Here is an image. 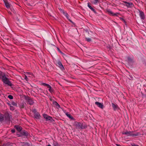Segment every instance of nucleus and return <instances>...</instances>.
I'll return each mask as SVG.
<instances>
[{
    "mask_svg": "<svg viewBox=\"0 0 146 146\" xmlns=\"http://www.w3.org/2000/svg\"><path fill=\"white\" fill-rule=\"evenodd\" d=\"M0 78L1 79L2 81L5 84L10 86H12V84L9 80V79L6 77L4 74L2 72L0 73Z\"/></svg>",
    "mask_w": 146,
    "mask_h": 146,
    "instance_id": "obj_1",
    "label": "nucleus"
},
{
    "mask_svg": "<svg viewBox=\"0 0 146 146\" xmlns=\"http://www.w3.org/2000/svg\"><path fill=\"white\" fill-rule=\"evenodd\" d=\"M87 127V125H83L82 123H77L76 124V128L77 129H83L86 128Z\"/></svg>",
    "mask_w": 146,
    "mask_h": 146,
    "instance_id": "obj_2",
    "label": "nucleus"
},
{
    "mask_svg": "<svg viewBox=\"0 0 146 146\" xmlns=\"http://www.w3.org/2000/svg\"><path fill=\"white\" fill-rule=\"evenodd\" d=\"M123 134H124L126 135L127 136L133 135L134 136H137L138 135V133H137L136 134H133V132L131 131H127L124 133H123Z\"/></svg>",
    "mask_w": 146,
    "mask_h": 146,
    "instance_id": "obj_3",
    "label": "nucleus"
},
{
    "mask_svg": "<svg viewBox=\"0 0 146 146\" xmlns=\"http://www.w3.org/2000/svg\"><path fill=\"white\" fill-rule=\"evenodd\" d=\"M107 12L109 15L113 16H117V15L119 14V13H114L110 10H108L107 11Z\"/></svg>",
    "mask_w": 146,
    "mask_h": 146,
    "instance_id": "obj_4",
    "label": "nucleus"
},
{
    "mask_svg": "<svg viewBox=\"0 0 146 146\" xmlns=\"http://www.w3.org/2000/svg\"><path fill=\"white\" fill-rule=\"evenodd\" d=\"M95 104L97 105L100 108L102 109H103L104 106L103 103H101L98 102H95Z\"/></svg>",
    "mask_w": 146,
    "mask_h": 146,
    "instance_id": "obj_5",
    "label": "nucleus"
},
{
    "mask_svg": "<svg viewBox=\"0 0 146 146\" xmlns=\"http://www.w3.org/2000/svg\"><path fill=\"white\" fill-rule=\"evenodd\" d=\"M14 127L19 131H21L22 129V128L21 126L18 125H15Z\"/></svg>",
    "mask_w": 146,
    "mask_h": 146,
    "instance_id": "obj_6",
    "label": "nucleus"
},
{
    "mask_svg": "<svg viewBox=\"0 0 146 146\" xmlns=\"http://www.w3.org/2000/svg\"><path fill=\"white\" fill-rule=\"evenodd\" d=\"M27 103L30 105H33L34 103L33 100L30 98L27 99Z\"/></svg>",
    "mask_w": 146,
    "mask_h": 146,
    "instance_id": "obj_7",
    "label": "nucleus"
},
{
    "mask_svg": "<svg viewBox=\"0 0 146 146\" xmlns=\"http://www.w3.org/2000/svg\"><path fill=\"white\" fill-rule=\"evenodd\" d=\"M5 5L7 8H9L10 7V5L7 0H3Z\"/></svg>",
    "mask_w": 146,
    "mask_h": 146,
    "instance_id": "obj_8",
    "label": "nucleus"
},
{
    "mask_svg": "<svg viewBox=\"0 0 146 146\" xmlns=\"http://www.w3.org/2000/svg\"><path fill=\"white\" fill-rule=\"evenodd\" d=\"M139 15L141 18L142 19H144L145 18L144 13L143 12H140Z\"/></svg>",
    "mask_w": 146,
    "mask_h": 146,
    "instance_id": "obj_9",
    "label": "nucleus"
},
{
    "mask_svg": "<svg viewBox=\"0 0 146 146\" xmlns=\"http://www.w3.org/2000/svg\"><path fill=\"white\" fill-rule=\"evenodd\" d=\"M21 133L22 135L27 136L28 135V133L27 132L25 131H23Z\"/></svg>",
    "mask_w": 146,
    "mask_h": 146,
    "instance_id": "obj_10",
    "label": "nucleus"
},
{
    "mask_svg": "<svg viewBox=\"0 0 146 146\" xmlns=\"http://www.w3.org/2000/svg\"><path fill=\"white\" fill-rule=\"evenodd\" d=\"M112 105L113 109H114V110H116L117 108V105H115V104H114L113 103H112Z\"/></svg>",
    "mask_w": 146,
    "mask_h": 146,
    "instance_id": "obj_11",
    "label": "nucleus"
},
{
    "mask_svg": "<svg viewBox=\"0 0 146 146\" xmlns=\"http://www.w3.org/2000/svg\"><path fill=\"white\" fill-rule=\"evenodd\" d=\"M43 116L44 119H50L52 118L51 117L48 116L46 114H44Z\"/></svg>",
    "mask_w": 146,
    "mask_h": 146,
    "instance_id": "obj_12",
    "label": "nucleus"
},
{
    "mask_svg": "<svg viewBox=\"0 0 146 146\" xmlns=\"http://www.w3.org/2000/svg\"><path fill=\"white\" fill-rule=\"evenodd\" d=\"M48 88H49L48 90L50 92L52 93L53 92V89L50 86Z\"/></svg>",
    "mask_w": 146,
    "mask_h": 146,
    "instance_id": "obj_13",
    "label": "nucleus"
},
{
    "mask_svg": "<svg viewBox=\"0 0 146 146\" xmlns=\"http://www.w3.org/2000/svg\"><path fill=\"white\" fill-rule=\"evenodd\" d=\"M66 115H67V116L70 119H73V117L72 116L70 115V114H68L67 113H66Z\"/></svg>",
    "mask_w": 146,
    "mask_h": 146,
    "instance_id": "obj_14",
    "label": "nucleus"
},
{
    "mask_svg": "<svg viewBox=\"0 0 146 146\" xmlns=\"http://www.w3.org/2000/svg\"><path fill=\"white\" fill-rule=\"evenodd\" d=\"M35 118H39L40 117V115L38 113H35Z\"/></svg>",
    "mask_w": 146,
    "mask_h": 146,
    "instance_id": "obj_15",
    "label": "nucleus"
},
{
    "mask_svg": "<svg viewBox=\"0 0 146 146\" xmlns=\"http://www.w3.org/2000/svg\"><path fill=\"white\" fill-rule=\"evenodd\" d=\"M54 104L57 106V107L58 108H60V105L58 104V103H57L56 102H54Z\"/></svg>",
    "mask_w": 146,
    "mask_h": 146,
    "instance_id": "obj_16",
    "label": "nucleus"
},
{
    "mask_svg": "<svg viewBox=\"0 0 146 146\" xmlns=\"http://www.w3.org/2000/svg\"><path fill=\"white\" fill-rule=\"evenodd\" d=\"M58 64L60 68H63V65H62V63L60 62H58Z\"/></svg>",
    "mask_w": 146,
    "mask_h": 146,
    "instance_id": "obj_17",
    "label": "nucleus"
},
{
    "mask_svg": "<svg viewBox=\"0 0 146 146\" xmlns=\"http://www.w3.org/2000/svg\"><path fill=\"white\" fill-rule=\"evenodd\" d=\"M42 84L44 86H46L47 88L50 86L48 84H46L45 83H43Z\"/></svg>",
    "mask_w": 146,
    "mask_h": 146,
    "instance_id": "obj_18",
    "label": "nucleus"
},
{
    "mask_svg": "<svg viewBox=\"0 0 146 146\" xmlns=\"http://www.w3.org/2000/svg\"><path fill=\"white\" fill-rule=\"evenodd\" d=\"M8 104L10 106V110H14V108L13 106H10V104Z\"/></svg>",
    "mask_w": 146,
    "mask_h": 146,
    "instance_id": "obj_19",
    "label": "nucleus"
},
{
    "mask_svg": "<svg viewBox=\"0 0 146 146\" xmlns=\"http://www.w3.org/2000/svg\"><path fill=\"white\" fill-rule=\"evenodd\" d=\"M88 7L91 10H93L94 9L90 5V3H88Z\"/></svg>",
    "mask_w": 146,
    "mask_h": 146,
    "instance_id": "obj_20",
    "label": "nucleus"
},
{
    "mask_svg": "<svg viewBox=\"0 0 146 146\" xmlns=\"http://www.w3.org/2000/svg\"><path fill=\"white\" fill-rule=\"evenodd\" d=\"M125 3L127 4V5L129 6H131L133 5V4L132 3H130L126 2H125Z\"/></svg>",
    "mask_w": 146,
    "mask_h": 146,
    "instance_id": "obj_21",
    "label": "nucleus"
},
{
    "mask_svg": "<svg viewBox=\"0 0 146 146\" xmlns=\"http://www.w3.org/2000/svg\"><path fill=\"white\" fill-rule=\"evenodd\" d=\"M8 98L10 99H12L13 98V96L11 95H9L8 96Z\"/></svg>",
    "mask_w": 146,
    "mask_h": 146,
    "instance_id": "obj_22",
    "label": "nucleus"
},
{
    "mask_svg": "<svg viewBox=\"0 0 146 146\" xmlns=\"http://www.w3.org/2000/svg\"><path fill=\"white\" fill-rule=\"evenodd\" d=\"M11 105H12L13 106H17V104L14 102H11Z\"/></svg>",
    "mask_w": 146,
    "mask_h": 146,
    "instance_id": "obj_23",
    "label": "nucleus"
},
{
    "mask_svg": "<svg viewBox=\"0 0 146 146\" xmlns=\"http://www.w3.org/2000/svg\"><path fill=\"white\" fill-rule=\"evenodd\" d=\"M86 39L87 41L88 42H89L91 41V39L90 38H86Z\"/></svg>",
    "mask_w": 146,
    "mask_h": 146,
    "instance_id": "obj_24",
    "label": "nucleus"
},
{
    "mask_svg": "<svg viewBox=\"0 0 146 146\" xmlns=\"http://www.w3.org/2000/svg\"><path fill=\"white\" fill-rule=\"evenodd\" d=\"M3 115H2L0 113V119H3Z\"/></svg>",
    "mask_w": 146,
    "mask_h": 146,
    "instance_id": "obj_25",
    "label": "nucleus"
},
{
    "mask_svg": "<svg viewBox=\"0 0 146 146\" xmlns=\"http://www.w3.org/2000/svg\"><path fill=\"white\" fill-rule=\"evenodd\" d=\"M11 131L12 133H14L15 132V130L14 129H13L11 130Z\"/></svg>",
    "mask_w": 146,
    "mask_h": 146,
    "instance_id": "obj_26",
    "label": "nucleus"
},
{
    "mask_svg": "<svg viewBox=\"0 0 146 146\" xmlns=\"http://www.w3.org/2000/svg\"><path fill=\"white\" fill-rule=\"evenodd\" d=\"M98 2V0H95V2L94 3V4H96Z\"/></svg>",
    "mask_w": 146,
    "mask_h": 146,
    "instance_id": "obj_27",
    "label": "nucleus"
},
{
    "mask_svg": "<svg viewBox=\"0 0 146 146\" xmlns=\"http://www.w3.org/2000/svg\"><path fill=\"white\" fill-rule=\"evenodd\" d=\"M25 80H26V81H28V79L26 75H25Z\"/></svg>",
    "mask_w": 146,
    "mask_h": 146,
    "instance_id": "obj_28",
    "label": "nucleus"
},
{
    "mask_svg": "<svg viewBox=\"0 0 146 146\" xmlns=\"http://www.w3.org/2000/svg\"><path fill=\"white\" fill-rule=\"evenodd\" d=\"M26 74H27V75H28V74H32V75H33V74H31V72H27L26 73Z\"/></svg>",
    "mask_w": 146,
    "mask_h": 146,
    "instance_id": "obj_29",
    "label": "nucleus"
},
{
    "mask_svg": "<svg viewBox=\"0 0 146 146\" xmlns=\"http://www.w3.org/2000/svg\"><path fill=\"white\" fill-rule=\"evenodd\" d=\"M65 15L66 16V17L68 18V14L66 13H65Z\"/></svg>",
    "mask_w": 146,
    "mask_h": 146,
    "instance_id": "obj_30",
    "label": "nucleus"
},
{
    "mask_svg": "<svg viewBox=\"0 0 146 146\" xmlns=\"http://www.w3.org/2000/svg\"><path fill=\"white\" fill-rule=\"evenodd\" d=\"M132 146H136L137 145L135 144L134 143H133L131 144Z\"/></svg>",
    "mask_w": 146,
    "mask_h": 146,
    "instance_id": "obj_31",
    "label": "nucleus"
},
{
    "mask_svg": "<svg viewBox=\"0 0 146 146\" xmlns=\"http://www.w3.org/2000/svg\"><path fill=\"white\" fill-rule=\"evenodd\" d=\"M120 19L121 20H122L124 22L125 21V20L122 18H120Z\"/></svg>",
    "mask_w": 146,
    "mask_h": 146,
    "instance_id": "obj_32",
    "label": "nucleus"
},
{
    "mask_svg": "<svg viewBox=\"0 0 146 146\" xmlns=\"http://www.w3.org/2000/svg\"><path fill=\"white\" fill-rule=\"evenodd\" d=\"M17 135H18V137H19L21 136V135H20L19 134H17Z\"/></svg>",
    "mask_w": 146,
    "mask_h": 146,
    "instance_id": "obj_33",
    "label": "nucleus"
},
{
    "mask_svg": "<svg viewBox=\"0 0 146 146\" xmlns=\"http://www.w3.org/2000/svg\"><path fill=\"white\" fill-rule=\"evenodd\" d=\"M47 146H51L50 145H48Z\"/></svg>",
    "mask_w": 146,
    "mask_h": 146,
    "instance_id": "obj_34",
    "label": "nucleus"
},
{
    "mask_svg": "<svg viewBox=\"0 0 146 146\" xmlns=\"http://www.w3.org/2000/svg\"><path fill=\"white\" fill-rule=\"evenodd\" d=\"M48 120H50V119H46V121H47Z\"/></svg>",
    "mask_w": 146,
    "mask_h": 146,
    "instance_id": "obj_35",
    "label": "nucleus"
},
{
    "mask_svg": "<svg viewBox=\"0 0 146 146\" xmlns=\"http://www.w3.org/2000/svg\"><path fill=\"white\" fill-rule=\"evenodd\" d=\"M136 146H139V145H137Z\"/></svg>",
    "mask_w": 146,
    "mask_h": 146,
    "instance_id": "obj_36",
    "label": "nucleus"
}]
</instances>
